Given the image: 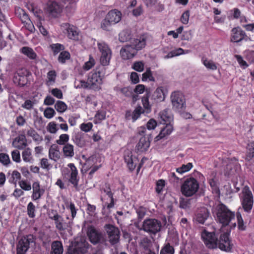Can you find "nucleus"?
I'll return each instance as SVG.
<instances>
[{
  "instance_id": "nucleus-1",
  "label": "nucleus",
  "mask_w": 254,
  "mask_h": 254,
  "mask_svg": "<svg viewBox=\"0 0 254 254\" xmlns=\"http://www.w3.org/2000/svg\"><path fill=\"white\" fill-rule=\"evenodd\" d=\"M213 214L216 216L217 220L223 226L230 224L231 228H234L236 226V222L232 221L235 218V213L229 210L226 206L223 204H219L213 209Z\"/></svg>"
},
{
  "instance_id": "nucleus-2",
  "label": "nucleus",
  "mask_w": 254,
  "mask_h": 254,
  "mask_svg": "<svg viewBox=\"0 0 254 254\" xmlns=\"http://www.w3.org/2000/svg\"><path fill=\"white\" fill-rule=\"evenodd\" d=\"M121 18L122 13L120 11L117 9L111 10L102 21L101 28L104 30L108 31L112 25L119 23Z\"/></svg>"
},
{
  "instance_id": "nucleus-3",
  "label": "nucleus",
  "mask_w": 254,
  "mask_h": 254,
  "mask_svg": "<svg viewBox=\"0 0 254 254\" xmlns=\"http://www.w3.org/2000/svg\"><path fill=\"white\" fill-rule=\"evenodd\" d=\"M199 184L197 181L193 178L187 179L181 187L182 194L187 196L190 197L193 195L198 191Z\"/></svg>"
},
{
  "instance_id": "nucleus-4",
  "label": "nucleus",
  "mask_w": 254,
  "mask_h": 254,
  "mask_svg": "<svg viewBox=\"0 0 254 254\" xmlns=\"http://www.w3.org/2000/svg\"><path fill=\"white\" fill-rule=\"evenodd\" d=\"M170 98L173 108L175 110L181 112L186 109V99L183 93L174 91L172 93Z\"/></svg>"
},
{
  "instance_id": "nucleus-5",
  "label": "nucleus",
  "mask_w": 254,
  "mask_h": 254,
  "mask_svg": "<svg viewBox=\"0 0 254 254\" xmlns=\"http://www.w3.org/2000/svg\"><path fill=\"white\" fill-rule=\"evenodd\" d=\"M241 203L244 210L246 212H250L254 204V198L252 191L248 187H245L242 190L241 196Z\"/></svg>"
},
{
  "instance_id": "nucleus-6",
  "label": "nucleus",
  "mask_w": 254,
  "mask_h": 254,
  "mask_svg": "<svg viewBox=\"0 0 254 254\" xmlns=\"http://www.w3.org/2000/svg\"><path fill=\"white\" fill-rule=\"evenodd\" d=\"M103 76L99 71H94L89 73L88 81L90 89L99 91L103 83Z\"/></svg>"
},
{
  "instance_id": "nucleus-7",
  "label": "nucleus",
  "mask_w": 254,
  "mask_h": 254,
  "mask_svg": "<svg viewBox=\"0 0 254 254\" xmlns=\"http://www.w3.org/2000/svg\"><path fill=\"white\" fill-rule=\"evenodd\" d=\"M62 175L64 177L68 179V181L76 187L78 185V180L77 179L78 171L73 163H69L67 167L64 168L62 171Z\"/></svg>"
},
{
  "instance_id": "nucleus-8",
  "label": "nucleus",
  "mask_w": 254,
  "mask_h": 254,
  "mask_svg": "<svg viewBox=\"0 0 254 254\" xmlns=\"http://www.w3.org/2000/svg\"><path fill=\"white\" fill-rule=\"evenodd\" d=\"M61 29L69 39L74 41L79 40V31L77 27L73 25L68 23H64L61 25Z\"/></svg>"
},
{
  "instance_id": "nucleus-9",
  "label": "nucleus",
  "mask_w": 254,
  "mask_h": 254,
  "mask_svg": "<svg viewBox=\"0 0 254 254\" xmlns=\"http://www.w3.org/2000/svg\"><path fill=\"white\" fill-rule=\"evenodd\" d=\"M161 227V222L155 219H145L142 226L141 230L145 232L155 234L159 232Z\"/></svg>"
},
{
  "instance_id": "nucleus-10",
  "label": "nucleus",
  "mask_w": 254,
  "mask_h": 254,
  "mask_svg": "<svg viewBox=\"0 0 254 254\" xmlns=\"http://www.w3.org/2000/svg\"><path fill=\"white\" fill-rule=\"evenodd\" d=\"M87 236L90 242L94 245L98 243H104L106 242V239L102 233L97 230L93 226L88 227Z\"/></svg>"
},
{
  "instance_id": "nucleus-11",
  "label": "nucleus",
  "mask_w": 254,
  "mask_h": 254,
  "mask_svg": "<svg viewBox=\"0 0 254 254\" xmlns=\"http://www.w3.org/2000/svg\"><path fill=\"white\" fill-rule=\"evenodd\" d=\"M104 228L110 243L112 245H114L118 243L120 234L119 229L111 224H106Z\"/></svg>"
},
{
  "instance_id": "nucleus-12",
  "label": "nucleus",
  "mask_w": 254,
  "mask_h": 254,
  "mask_svg": "<svg viewBox=\"0 0 254 254\" xmlns=\"http://www.w3.org/2000/svg\"><path fill=\"white\" fill-rule=\"evenodd\" d=\"M201 238L206 245L209 249H215L218 247V240L214 232H208L204 230L201 233Z\"/></svg>"
},
{
  "instance_id": "nucleus-13",
  "label": "nucleus",
  "mask_w": 254,
  "mask_h": 254,
  "mask_svg": "<svg viewBox=\"0 0 254 254\" xmlns=\"http://www.w3.org/2000/svg\"><path fill=\"white\" fill-rule=\"evenodd\" d=\"M34 242L32 235H29L22 238L17 246V254H25L29 247V245Z\"/></svg>"
},
{
  "instance_id": "nucleus-14",
  "label": "nucleus",
  "mask_w": 254,
  "mask_h": 254,
  "mask_svg": "<svg viewBox=\"0 0 254 254\" xmlns=\"http://www.w3.org/2000/svg\"><path fill=\"white\" fill-rule=\"evenodd\" d=\"M233 247L231 240L229 238V232H226L221 234L220 240L218 242V247L221 250L229 252Z\"/></svg>"
},
{
  "instance_id": "nucleus-15",
  "label": "nucleus",
  "mask_w": 254,
  "mask_h": 254,
  "mask_svg": "<svg viewBox=\"0 0 254 254\" xmlns=\"http://www.w3.org/2000/svg\"><path fill=\"white\" fill-rule=\"evenodd\" d=\"M28 74L29 72L26 69H19L14 74L13 82L18 85L22 86L26 83Z\"/></svg>"
},
{
  "instance_id": "nucleus-16",
  "label": "nucleus",
  "mask_w": 254,
  "mask_h": 254,
  "mask_svg": "<svg viewBox=\"0 0 254 254\" xmlns=\"http://www.w3.org/2000/svg\"><path fill=\"white\" fill-rule=\"evenodd\" d=\"M137 52L135 49L130 44L124 46L120 50V55L124 60H128L132 58Z\"/></svg>"
},
{
  "instance_id": "nucleus-17",
  "label": "nucleus",
  "mask_w": 254,
  "mask_h": 254,
  "mask_svg": "<svg viewBox=\"0 0 254 254\" xmlns=\"http://www.w3.org/2000/svg\"><path fill=\"white\" fill-rule=\"evenodd\" d=\"M46 11L52 17H57L62 10L61 6L56 2L48 3L46 8Z\"/></svg>"
},
{
  "instance_id": "nucleus-18",
  "label": "nucleus",
  "mask_w": 254,
  "mask_h": 254,
  "mask_svg": "<svg viewBox=\"0 0 254 254\" xmlns=\"http://www.w3.org/2000/svg\"><path fill=\"white\" fill-rule=\"evenodd\" d=\"M146 37L145 35H141L136 38H134L131 40V45L137 52L144 48L146 45Z\"/></svg>"
},
{
  "instance_id": "nucleus-19",
  "label": "nucleus",
  "mask_w": 254,
  "mask_h": 254,
  "mask_svg": "<svg viewBox=\"0 0 254 254\" xmlns=\"http://www.w3.org/2000/svg\"><path fill=\"white\" fill-rule=\"evenodd\" d=\"M31 197L34 201L40 199L45 192V190L40 188V184L38 182H35L33 183Z\"/></svg>"
},
{
  "instance_id": "nucleus-20",
  "label": "nucleus",
  "mask_w": 254,
  "mask_h": 254,
  "mask_svg": "<svg viewBox=\"0 0 254 254\" xmlns=\"http://www.w3.org/2000/svg\"><path fill=\"white\" fill-rule=\"evenodd\" d=\"M245 35V32L240 28H234L231 31V41L233 42H239L244 39Z\"/></svg>"
},
{
  "instance_id": "nucleus-21",
  "label": "nucleus",
  "mask_w": 254,
  "mask_h": 254,
  "mask_svg": "<svg viewBox=\"0 0 254 254\" xmlns=\"http://www.w3.org/2000/svg\"><path fill=\"white\" fill-rule=\"evenodd\" d=\"M172 119V115L169 110H164L159 113L158 120L161 124H171Z\"/></svg>"
},
{
  "instance_id": "nucleus-22",
  "label": "nucleus",
  "mask_w": 254,
  "mask_h": 254,
  "mask_svg": "<svg viewBox=\"0 0 254 254\" xmlns=\"http://www.w3.org/2000/svg\"><path fill=\"white\" fill-rule=\"evenodd\" d=\"M12 146L16 148L21 149L27 145V140L23 134H20L15 137L12 143Z\"/></svg>"
},
{
  "instance_id": "nucleus-23",
  "label": "nucleus",
  "mask_w": 254,
  "mask_h": 254,
  "mask_svg": "<svg viewBox=\"0 0 254 254\" xmlns=\"http://www.w3.org/2000/svg\"><path fill=\"white\" fill-rule=\"evenodd\" d=\"M125 161L127 164L128 168L130 171H133L136 167L138 159L135 157H133L131 153L128 152L125 155Z\"/></svg>"
},
{
  "instance_id": "nucleus-24",
  "label": "nucleus",
  "mask_w": 254,
  "mask_h": 254,
  "mask_svg": "<svg viewBox=\"0 0 254 254\" xmlns=\"http://www.w3.org/2000/svg\"><path fill=\"white\" fill-rule=\"evenodd\" d=\"M50 218L55 221L56 227L59 230H64L66 228V224L64 222L63 218L57 213H55L53 216H51Z\"/></svg>"
},
{
  "instance_id": "nucleus-25",
  "label": "nucleus",
  "mask_w": 254,
  "mask_h": 254,
  "mask_svg": "<svg viewBox=\"0 0 254 254\" xmlns=\"http://www.w3.org/2000/svg\"><path fill=\"white\" fill-rule=\"evenodd\" d=\"M173 130V127L171 124H166V126L162 128L159 134L155 137L158 141L169 135Z\"/></svg>"
},
{
  "instance_id": "nucleus-26",
  "label": "nucleus",
  "mask_w": 254,
  "mask_h": 254,
  "mask_svg": "<svg viewBox=\"0 0 254 254\" xmlns=\"http://www.w3.org/2000/svg\"><path fill=\"white\" fill-rule=\"evenodd\" d=\"M49 157L51 160L57 162L61 157V152L58 146L56 144L51 146L49 150Z\"/></svg>"
},
{
  "instance_id": "nucleus-27",
  "label": "nucleus",
  "mask_w": 254,
  "mask_h": 254,
  "mask_svg": "<svg viewBox=\"0 0 254 254\" xmlns=\"http://www.w3.org/2000/svg\"><path fill=\"white\" fill-rule=\"evenodd\" d=\"M209 216V212L207 209L202 208L200 209L195 215L194 219L199 223L203 224Z\"/></svg>"
},
{
  "instance_id": "nucleus-28",
  "label": "nucleus",
  "mask_w": 254,
  "mask_h": 254,
  "mask_svg": "<svg viewBox=\"0 0 254 254\" xmlns=\"http://www.w3.org/2000/svg\"><path fill=\"white\" fill-rule=\"evenodd\" d=\"M165 96V93L163 87H159L153 92L151 98L154 100L155 102H159L164 101Z\"/></svg>"
},
{
  "instance_id": "nucleus-29",
  "label": "nucleus",
  "mask_w": 254,
  "mask_h": 254,
  "mask_svg": "<svg viewBox=\"0 0 254 254\" xmlns=\"http://www.w3.org/2000/svg\"><path fill=\"white\" fill-rule=\"evenodd\" d=\"M189 50L184 51L182 48H179L172 50L168 53L167 55L163 57L164 59H168L172 58L174 57L179 56L182 55L188 54Z\"/></svg>"
},
{
  "instance_id": "nucleus-30",
  "label": "nucleus",
  "mask_w": 254,
  "mask_h": 254,
  "mask_svg": "<svg viewBox=\"0 0 254 254\" xmlns=\"http://www.w3.org/2000/svg\"><path fill=\"white\" fill-rule=\"evenodd\" d=\"M150 146V142L145 137L140 138L137 145V149L140 152H143L147 150Z\"/></svg>"
},
{
  "instance_id": "nucleus-31",
  "label": "nucleus",
  "mask_w": 254,
  "mask_h": 254,
  "mask_svg": "<svg viewBox=\"0 0 254 254\" xmlns=\"http://www.w3.org/2000/svg\"><path fill=\"white\" fill-rule=\"evenodd\" d=\"M51 254H63V246L60 241H56L52 244Z\"/></svg>"
},
{
  "instance_id": "nucleus-32",
  "label": "nucleus",
  "mask_w": 254,
  "mask_h": 254,
  "mask_svg": "<svg viewBox=\"0 0 254 254\" xmlns=\"http://www.w3.org/2000/svg\"><path fill=\"white\" fill-rule=\"evenodd\" d=\"M62 151L64 156L66 158H72L74 155V146L69 143L65 144L63 148Z\"/></svg>"
},
{
  "instance_id": "nucleus-33",
  "label": "nucleus",
  "mask_w": 254,
  "mask_h": 254,
  "mask_svg": "<svg viewBox=\"0 0 254 254\" xmlns=\"http://www.w3.org/2000/svg\"><path fill=\"white\" fill-rule=\"evenodd\" d=\"M57 73L54 70H50L47 74L46 84L48 86H53L56 82Z\"/></svg>"
},
{
  "instance_id": "nucleus-34",
  "label": "nucleus",
  "mask_w": 254,
  "mask_h": 254,
  "mask_svg": "<svg viewBox=\"0 0 254 254\" xmlns=\"http://www.w3.org/2000/svg\"><path fill=\"white\" fill-rule=\"evenodd\" d=\"M201 62L208 70H215L217 69V64L211 60L203 57L201 59Z\"/></svg>"
},
{
  "instance_id": "nucleus-35",
  "label": "nucleus",
  "mask_w": 254,
  "mask_h": 254,
  "mask_svg": "<svg viewBox=\"0 0 254 254\" xmlns=\"http://www.w3.org/2000/svg\"><path fill=\"white\" fill-rule=\"evenodd\" d=\"M74 87L76 89H90L88 81L84 79L76 78L74 82Z\"/></svg>"
},
{
  "instance_id": "nucleus-36",
  "label": "nucleus",
  "mask_w": 254,
  "mask_h": 254,
  "mask_svg": "<svg viewBox=\"0 0 254 254\" xmlns=\"http://www.w3.org/2000/svg\"><path fill=\"white\" fill-rule=\"evenodd\" d=\"M101 161L100 155L98 154H94L88 158L86 161V164L88 165L100 164Z\"/></svg>"
},
{
  "instance_id": "nucleus-37",
  "label": "nucleus",
  "mask_w": 254,
  "mask_h": 254,
  "mask_svg": "<svg viewBox=\"0 0 254 254\" xmlns=\"http://www.w3.org/2000/svg\"><path fill=\"white\" fill-rule=\"evenodd\" d=\"M74 143L79 147H83L89 144V141L85 137L76 136L73 139Z\"/></svg>"
},
{
  "instance_id": "nucleus-38",
  "label": "nucleus",
  "mask_w": 254,
  "mask_h": 254,
  "mask_svg": "<svg viewBox=\"0 0 254 254\" xmlns=\"http://www.w3.org/2000/svg\"><path fill=\"white\" fill-rule=\"evenodd\" d=\"M112 51L101 54L100 62L102 65H108L112 57Z\"/></svg>"
},
{
  "instance_id": "nucleus-39",
  "label": "nucleus",
  "mask_w": 254,
  "mask_h": 254,
  "mask_svg": "<svg viewBox=\"0 0 254 254\" xmlns=\"http://www.w3.org/2000/svg\"><path fill=\"white\" fill-rule=\"evenodd\" d=\"M23 160L25 162L31 163L33 159L32 155V150L29 148H26L22 152Z\"/></svg>"
},
{
  "instance_id": "nucleus-40",
  "label": "nucleus",
  "mask_w": 254,
  "mask_h": 254,
  "mask_svg": "<svg viewBox=\"0 0 254 254\" xmlns=\"http://www.w3.org/2000/svg\"><path fill=\"white\" fill-rule=\"evenodd\" d=\"M21 52L31 59H35L37 55L32 49L28 47H24L20 49Z\"/></svg>"
},
{
  "instance_id": "nucleus-41",
  "label": "nucleus",
  "mask_w": 254,
  "mask_h": 254,
  "mask_svg": "<svg viewBox=\"0 0 254 254\" xmlns=\"http://www.w3.org/2000/svg\"><path fill=\"white\" fill-rule=\"evenodd\" d=\"M142 81H154L155 78L153 76L150 68H147L146 71L142 74Z\"/></svg>"
},
{
  "instance_id": "nucleus-42",
  "label": "nucleus",
  "mask_w": 254,
  "mask_h": 254,
  "mask_svg": "<svg viewBox=\"0 0 254 254\" xmlns=\"http://www.w3.org/2000/svg\"><path fill=\"white\" fill-rule=\"evenodd\" d=\"M97 47L101 54L112 51L109 46L104 41L98 42Z\"/></svg>"
},
{
  "instance_id": "nucleus-43",
  "label": "nucleus",
  "mask_w": 254,
  "mask_h": 254,
  "mask_svg": "<svg viewBox=\"0 0 254 254\" xmlns=\"http://www.w3.org/2000/svg\"><path fill=\"white\" fill-rule=\"evenodd\" d=\"M193 167L191 163H188L187 164H183L181 167L176 169V172L180 174H183L189 171Z\"/></svg>"
},
{
  "instance_id": "nucleus-44",
  "label": "nucleus",
  "mask_w": 254,
  "mask_h": 254,
  "mask_svg": "<svg viewBox=\"0 0 254 254\" xmlns=\"http://www.w3.org/2000/svg\"><path fill=\"white\" fill-rule=\"evenodd\" d=\"M55 108L57 112L64 113L66 110L67 106L63 101H58L55 105Z\"/></svg>"
},
{
  "instance_id": "nucleus-45",
  "label": "nucleus",
  "mask_w": 254,
  "mask_h": 254,
  "mask_svg": "<svg viewBox=\"0 0 254 254\" xmlns=\"http://www.w3.org/2000/svg\"><path fill=\"white\" fill-rule=\"evenodd\" d=\"M106 118V113L104 111H98L94 117V123L95 124L100 123Z\"/></svg>"
},
{
  "instance_id": "nucleus-46",
  "label": "nucleus",
  "mask_w": 254,
  "mask_h": 254,
  "mask_svg": "<svg viewBox=\"0 0 254 254\" xmlns=\"http://www.w3.org/2000/svg\"><path fill=\"white\" fill-rule=\"evenodd\" d=\"M27 134L31 137L33 139L38 143L42 140V137L33 129H30L28 130Z\"/></svg>"
},
{
  "instance_id": "nucleus-47",
  "label": "nucleus",
  "mask_w": 254,
  "mask_h": 254,
  "mask_svg": "<svg viewBox=\"0 0 254 254\" xmlns=\"http://www.w3.org/2000/svg\"><path fill=\"white\" fill-rule=\"evenodd\" d=\"M254 157V141L248 145V151L247 152L246 159L251 160Z\"/></svg>"
},
{
  "instance_id": "nucleus-48",
  "label": "nucleus",
  "mask_w": 254,
  "mask_h": 254,
  "mask_svg": "<svg viewBox=\"0 0 254 254\" xmlns=\"http://www.w3.org/2000/svg\"><path fill=\"white\" fill-rule=\"evenodd\" d=\"M69 139V136L67 134H62L60 135L59 139L56 140V143L60 145L66 144L68 143Z\"/></svg>"
},
{
  "instance_id": "nucleus-49",
  "label": "nucleus",
  "mask_w": 254,
  "mask_h": 254,
  "mask_svg": "<svg viewBox=\"0 0 254 254\" xmlns=\"http://www.w3.org/2000/svg\"><path fill=\"white\" fill-rule=\"evenodd\" d=\"M132 68L136 71L142 72L144 69V63L142 61L135 62L132 65Z\"/></svg>"
},
{
  "instance_id": "nucleus-50",
  "label": "nucleus",
  "mask_w": 254,
  "mask_h": 254,
  "mask_svg": "<svg viewBox=\"0 0 254 254\" xmlns=\"http://www.w3.org/2000/svg\"><path fill=\"white\" fill-rule=\"evenodd\" d=\"M23 17L25 20V26L26 28L30 32H33L35 30V27L30 19L28 18V15L23 13Z\"/></svg>"
},
{
  "instance_id": "nucleus-51",
  "label": "nucleus",
  "mask_w": 254,
  "mask_h": 254,
  "mask_svg": "<svg viewBox=\"0 0 254 254\" xmlns=\"http://www.w3.org/2000/svg\"><path fill=\"white\" fill-rule=\"evenodd\" d=\"M95 64V61L94 59L92 57L90 56L89 60L84 63L82 68L84 70L87 71L90 69Z\"/></svg>"
},
{
  "instance_id": "nucleus-52",
  "label": "nucleus",
  "mask_w": 254,
  "mask_h": 254,
  "mask_svg": "<svg viewBox=\"0 0 254 254\" xmlns=\"http://www.w3.org/2000/svg\"><path fill=\"white\" fill-rule=\"evenodd\" d=\"M143 113V110L141 106L137 107L133 111L132 115V120L133 122L138 119L141 114Z\"/></svg>"
},
{
  "instance_id": "nucleus-53",
  "label": "nucleus",
  "mask_w": 254,
  "mask_h": 254,
  "mask_svg": "<svg viewBox=\"0 0 254 254\" xmlns=\"http://www.w3.org/2000/svg\"><path fill=\"white\" fill-rule=\"evenodd\" d=\"M174 250L172 246L167 244L161 250L160 254H174Z\"/></svg>"
},
{
  "instance_id": "nucleus-54",
  "label": "nucleus",
  "mask_w": 254,
  "mask_h": 254,
  "mask_svg": "<svg viewBox=\"0 0 254 254\" xmlns=\"http://www.w3.org/2000/svg\"><path fill=\"white\" fill-rule=\"evenodd\" d=\"M19 185L21 189L28 191L31 190V186L30 182L26 180H22L19 181Z\"/></svg>"
},
{
  "instance_id": "nucleus-55",
  "label": "nucleus",
  "mask_w": 254,
  "mask_h": 254,
  "mask_svg": "<svg viewBox=\"0 0 254 254\" xmlns=\"http://www.w3.org/2000/svg\"><path fill=\"white\" fill-rule=\"evenodd\" d=\"M47 130L51 133H56L58 130L57 124L54 122H50L47 126Z\"/></svg>"
},
{
  "instance_id": "nucleus-56",
  "label": "nucleus",
  "mask_w": 254,
  "mask_h": 254,
  "mask_svg": "<svg viewBox=\"0 0 254 254\" xmlns=\"http://www.w3.org/2000/svg\"><path fill=\"white\" fill-rule=\"evenodd\" d=\"M0 162L4 166L8 165L10 163L9 156L5 153H0Z\"/></svg>"
},
{
  "instance_id": "nucleus-57",
  "label": "nucleus",
  "mask_w": 254,
  "mask_h": 254,
  "mask_svg": "<svg viewBox=\"0 0 254 254\" xmlns=\"http://www.w3.org/2000/svg\"><path fill=\"white\" fill-rule=\"evenodd\" d=\"M51 93L54 97L58 99H62L63 98V94L61 90L59 88H53L50 91Z\"/></svg>"
},
{
  "instance_id": "nucleus-58",
  "label": "nucleus",
  "mask_w": 254,
  "mask_h": 254,
  "mask_svg": "<svg viewBox=\"0 0 254 254\" xmlns=\"http://www.w3.org/2000/svg\"><path fill=\"white\" fill-rule=\"evenodd\" d=\"M142 103L144 109L146 110V112H149L150 111L151 105L149 102L148 96H143L142 98Z\"/></svg>"
},
{
  "instance_id": "nucleus-59",
  "label": "nucleus",
  "mask_w": 254,
  "mask_h": 254,
  "mask_svg": "<svg viewBox=\"0 0 254 254\" xmlns=\"http://www.w3.org/2000/svg\"><path fill=\"white\" fill-rule=\"evenodd\" d=\"M55 111L53 108L48 107L45 110L44 115L47 119H51L55 116Z\"/></svg>"
},
{
  "instance_id": "nucleus-60",
  "label": "nucleus",
  "mask_w": 254,
  "mask_h": 254,
  "mask_svg": "<svg viewBox=\"0 0 254 254\" xmlns=\"http://www.w3.org/2000/svg\"><path fill=\"white\" fill-rule=\"evenodd\" d=\"M35 205L31 202H29L27 205V213L30 218L35 217Z\"/></svg>"
},
{
  "instance_id": "nucleus-61",
  "label": "nucleus",
  "mask_w": 254,
  "mask_h": 254,
  "mask_svg": "<svg viewBox=\"0 0 254 254\" xmlns=\"http://www.w3.org/2000/svg\"><path fill=\"white\" fill-rule=\"evenodd\" d=\"M237 220L238 229L240 230H244L246 226L244 225L241 214L239 212L237 213Z\"/></svg>"
},
{
  "instance_id": "nucleus-62",
  "label": "nucleus",
  "mask_w": 254,
  "mask_h": 254,
  "mask_svg": "<svg viewBox=\"0 0 254 254\" xmlns=\"http://www.w3.org/2000/svg\"><path fill=\"white\" fill-rule=\"evenodd\" d=\"M130 39V35L128 32L123 31L119 34V40L121 42H126Z\"/></svg>"
},
{
  "instance_id": "nucleus-63",
  "label": "nucleus",
  "mask_w": 254,
  "mask_h": 254,
  "mask_svg": "<svg viewBox=\"0 0 254 254\" xmlns=\"http://www.w3.org/2000/svg\"><path fill=\"white\" fill-rule=\"evenodd\" d=\"M69 53L67 52L64 51L60 53L58 60L60 62L64 63L66 60L69 58Z\"/></svg>"
},
{
  "instance_id": "nucleus-64",
  "label": "nucleus",
  "mask_w": 254,
  "mask_h": 254,
  "mask_svg": "<svg viewBox=\"0 0 254 254\" xmlns=\"http://www.w3.org/2000/svg\"><path fill=\"white\" fill-rule=\"evenodd\" d=\"M51 47L55 54H57L64 49V46L59 43L53 44L51 45Z\"/></svg>"
}]
</instances>
